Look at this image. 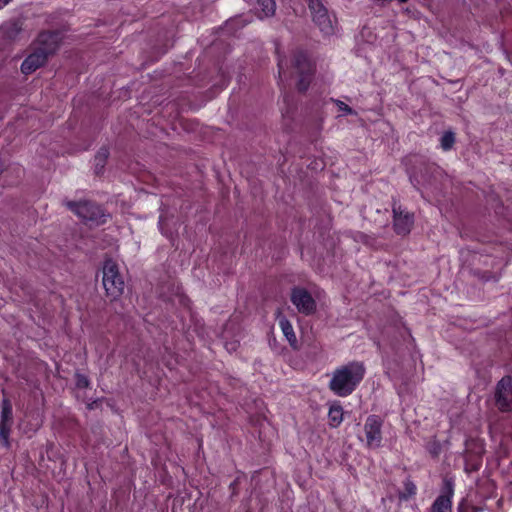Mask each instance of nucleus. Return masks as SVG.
<instances>
[{
  "instance_id": "7ed1b4c3",
  "label": "nucleus",
  "mask_w": 512,
  "mask_h": 512,
  "mask_svg": "<svg viewBox=\"0 0 512 512\" xmlns=\"http://www.w3.org/2000/svg\"><path fill=\"white\" fill-rule=\"evenodd\" d=\"M64 205L79 218L86 222H91L95 225L104 224L107 219V215L103 209L95 203L89 201H65Z\"/></svg>"
},
{
  "instance_id": "0eeeda50",
  "label": "nucleus",
  "mask_w": 512,
  "mask_h": 512,
  "mask_svg": "<svg viewBox=\"0 0 512 512\" xmlns=\"http://www.w3.org/2000/svg\"><path fill=\"white\" fill-rule=\"evenodd\" d=\"M293 65L300 76L297 84L298 89L302 92L306 91L310 83V76L314 71L313 65L307 58L306 54L300 51L294 55Z\"/></svg>"
},
{
  "instance_id": "f3484780",
  "label": "nucleus",
  "mask_w": 512,
  "mask_h": 512,
  "mask_svg": "<svg viewBox=\"0 0 512 512\" xmlns=\"http://www.w3.org/2000/svg\"><path fill=\"white\" fill-rule=\"evenodd\" d=\"M333 103L336 105L338 112L340 113L339 116H345V115H356L357 113L346 103H344L341 100H332Z\"/></svg>"
},
{
  "instance_id": "39448f33",
  "label": "nucleus",
  "mask_w": 512,
  "mask_h": 512,
  "mask_svg": "<svg viewBox=\"0 0 512 512\" xmlns=\"http://www.w3.org/2000/svg\"><path fill=\"white\" fill-rule=\"evenodd\" d=\"M308 7L313 22L324 35H332L335 32V21L329 14L321 0H308Z\"/></svg>"
},
{
  "instance_id": "f03ea898",
  "label": "nucleus",
  "mask_w": 512,
  "mask_h": 512,
  "mask_svg": "<svg viewBox=\"0 0 512 512\" xmlns=\"http://www.w3.org/2000/svg\"><path fill=\"white\" fill-rule=\"evenodd\" d=\"M38 42L40 46L21 64V71L24 74H31L45 64L48 56L58 48L59 35L54 32H43L39 35Z\"/></svg>"
},
{
  "instance_id": "6e6552de",
  "label": "nucleus",
  "mask_w": 512,
  "mask_h": 512,
  "mask_svg": "<svg viewBox=\"0 0 512 512\" xmlns=\"http://www.w3.org/2000/svg\"><path fill=\"white\" fill-rule=\"evenodd\" d=\"M13 423L12 405L7 398L2 401L1 420H0V441L5 447L10 446L9 436Z\"/></svg>"
},
{
  "instance_id": "f257e3e1",
  "label": "nucleus",
  "mask_w": 512,
  "mask_h": 512,
  "mask_svg": "<svg viewBox=\"0 0 512 512\" xmlns=\"http://www.w3.org/2000/svg\"><path fill=\"white\" fill-rule=\"evenodd\" d=\"M365 366L362 362L352 361L336 368L329 381V389L339 397L351 395L365 376Z\"/></svg>"
},
{
  "instance_id": "f8f14e48",
  "label": "nucleus",
  "mask_w": 512,
  "mask_h": 512,
  "mask_svg": "<svg viewBox=\"0 0 512 512\" xmlns=\"http://www.w3.org/2000/svg\"><path fill=\"white\" fill-rule=\"evenodd\" d=\"M279 325L291 347L296 349L298 347V341L290 321L287 320L286 318H281L279 320Z\"/></svg>"
},
{
  "instance_id": "5701e85b",
  "label": "nucleus",
  "mask_w": 512,
  "mask_h": 512,
  "mask_svg": "<svg viewBox=\"0 0 512 512\" xmlns=\"http://www.w3.org/2000/svg\"><path fill=\"white\" fill-rule=\"evenodd\" d=\"M398 1H399V2H401V3H404V2H406L407 0H398Z\"/></svg>"
},
{
  "instance_id": "412c9836",
  "label": "nucleus",
  "mask_w": 512,
  "mask_h": 512,
  "mask_svg": "<svg viewBox=\"0 0 512 512\" xmlns=\"http://www.w3.org/2000/svg\"><path fill=\"white\" fill-rule=\"evenodd\" d=\"M406 490H407V494L404 495L405 498L415 494L416 487L413 484L409 483L406 485Z\"/></svg>"
},
{
  "instance_id": "20e7f679",
  "label": "nucleus",
  "mask_w": 512,
  "mask_h": 512,
  "mask_svg": "<svg viewBox=\"0 0 512 512\" xmlns=\"http://www.w3.org/2000/svg\"><path fill=\"white\" fill-rule=\"evenodd\" d=\"M103 286L108 296L118 298L124 291V280L119 273L118 265L111 259L106 260L103 266Z\"/></svg>"
},
{
  "instance_id": "1a4fd4ad",
  "label": "nucleus",
  "mask_w": 512,
  "mask_h": 512,
  "mask_svg": "<svg viewBox=\"0 0 512 512\" xmlns=\"http://www.w3.org/2000/svg\"><path fill=\"white\" fill-rule=\"evenodd\" d=\"M393 213V227L395 232L399 235H407L411 231L414 224L413 215L403 210L401 206H394Z\"/></svg>"
},
{
  "instance_id": "423d86ee",
  "label": "nucleus",
  "mask_w": 512,
  "mask_h": 512,
  "mask_svg": "<svg viewBox=\"0 0 512 512\" xmlns=\"http://www.w3.org/2000/svg\"><path fill=\"white\" fill-rule=\"evenodd\" d=\"M290 300L297 311L309 316L316 312L317 304L313 296L303 287L291 289Z\"/></svg>"
},
{
  "instance_id": "2eb2a0df",
  "label": "nucleus",
  "mask_w": 512,
  "mask_h": 512,
  "mask_svg": "<svg viewBox=\"0 0 512 512\" xmlns=\"http://www.w3.org/2000/svg\"><path fill=\"white\" fill-rule=\"evenodd\" d=\"M256 1L261 9L260 18L271 17L274 15L275 10H276L275 0H256Z\"/></svg>"
},
{
  "instance_id": "9b49d317",
  "label": "nucleus",
  "mask_w": 512,
  "mask_h": 512,
  "mask_svg": "<svg viewBox=\"0 0 512 512\" xmlns=\"http://www.w3.org/2000/svg\"><path fill=\"white\" fill-rule=\"evenodd\" d=\"M496 401L502 410L507 409L512 402V380L510 377H504L498 383Z\"/></svg>"
},
{
  "instance_id": "ddd939ff",
  "label": "nucleus",
  "mask_w": 512,
  "mask_h": 512,
  "mask_svg": "<svg viewBox=\"0 0 512 512\" xmlns=\"http://www.w3.org/2000/svg\"><path fill=\"white\" fill-rule=\"evenodd\" d=\"M328 417L330 424L333 427H337L343 421V408L339 404H332L329 409Z\"/></svg>"
},
{
  "instance_id": "4be33fe9",
  "label": "nucleus",
  "mask_w": 512,
  "mask_h": 512,
  "mask_svg": "<svg viewBox=\"0 0 512 512\" xmlns=\"http://www.w3.org/2000/svg\"><path fill=\"white\" fill-rule=\"evenodd\" d=\"M11 0H0V10L9 4Z\"/></svg>"
},
{
  "instance_id": "6ab92c4d",
  "label": "nucleus",
  "mask_w": 512,
  "mask_h": 512,
  "mask_svg": "<svg viewBox=\"0 0 512 512\" xmlns=\"http://www.w3.org/2000/svg\"><path fill=\"white\" fill-rule=\"evenodd\" d=\"M76 385L79 388H87L89 386V380L86 376L78 374L76 378Z\"/></svg>"
},
{
  "instance_id": "a211bd4d",
  "label": "nucleus",
  "mask_w": 512,
  "mask_h": 512,
  "mask_svg": "<svg viewBox=\"0 0 512 512\" xmlns=\"http://www.w3.org/2000/svg\"><path fill=\"white\" fill-rule=\"evenodd\" d=\"M454 142H455V136L452 132H446L441 137V147L444 150H449L453 146Z\"/></svg>"
},
{
  "instance_id": "9d476101",
  "label": "nucleus",
  "mask_w": 512,
  "mask_h": 512,
  "mask_svg": "<svg viewBox=\"0 0 512 512\" xmlns=\"http://www.w3.org/2000/svg\"><path fill=\"white\" fill-rule=\"evenodd\" d=\"M382 423L381 420L376 416H369L365 423V434L367 444L370 447H380L382 433H381Z\"/></svg>"
},
{
  "instance_id": "dca6fc26",
  "label": "nucleus",
  "mask_w": 512,
  "mask_h": 512,
  "mask_svg": "<svg viewBox=\"0 0 512 512\" xmlns=\"http://www.w3.org/2000/svg\"><path fill=\"white\" fill-rule=\"evenodd\" d=\"M109 156V151L106 147L100 148L95 156V170L96 173H100L105 166L106 160Z\"/></svg>"
},
{
  "instance_id": "aec40b11",
  "label": "nucleus",
  "mask_w": 512,
  "mask_h": 512,
  "mask_svg": "<svg viewBox=\"0 0 512 512\" xmlns=\"http://www.w3.org/2000/svg\"><path fill=\"white\" fill-rule=\"evenodd\" d=\"M287 63L284 59L278 56V68H279V77L282 78L283 75L286 74Z\"/></svg>"
},
{
  "instance_id": "4468645a",
  "label": "nucleus",
  "mask_w": 512,
  "mask_h": 512,
  "mask_svg": "<svg viewBox=\"0 0 512 512\" xmlns=\"http://www.w3.org/2000/svg\"><path fill=\"white\" fill-rule=\"evenodd\" d=\"M431 512H451V498L449 496H439L431 509Z\"/></svg>"
}]
</instances>
